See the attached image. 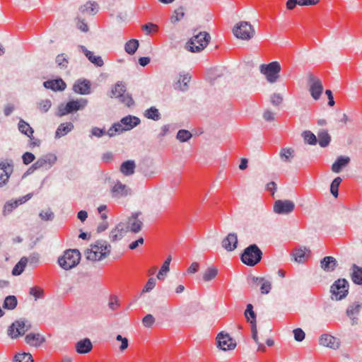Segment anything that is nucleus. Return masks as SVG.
I'll return each mask as SVG.
<instances>
[{
  "label": "nucleus",
  "mask_w": 362,
  "mask_h": 362,
  "mask_svg": "<svg viewBox=\"0 0 362 362\" xmlns=\"http://www.w3.org/2000/svg\"><path fill=\"white\" fill-rule=\"evenodd\" d=\"M90 247V249H87L85 252L88 260L100 261L107 257L110 253L111 245L105 240H98Z\"/></svg>",
  "instance_id": "1"
},
{
  "label": "nucleus",
  "mask_w": 362,
  "mask_h": 362,
  "mask_svg": "<svg viewBox=\"0 0 362 362\" xmlns=\"http://www.w3.org/2000/svg\"><path fill=\"white\" fill-rule=\"evenodd\" d=\"M86 98H81L76 100H71L66 104H60L58 106L56 115L63 117L69 114H73L78 110H83L88 105Z\"/></svg>",
  "instance_id": "2"
},
{
  "label": "nucleus",
  "mask_w": 362,
  "mask_h": 362,
  "mask_svg": "<svg viewBox=\"0 0 362 362\" xmlns=\"http://www.w3.org/2000/svg\"><path fill=\"white\" fill-rule=\"evenodd\" d=\"M211 40V36L207 32H199L190 38L187 42L186 48L191 52H199L202 51Z\"/></svg>",
  "instance_id": "3"
},
{
  "label": "nucleus",
  "mask_w": 362,
  "mask_h": 362,
  "mask_svg": "<svg viewBox=\"0 0 362 362\" xmlns=\"http://www.w3.org/2000/svg\"><path fill=\"white\" fill-rule=\"evenodd\" d=\"M81 259V253L77 249L66 250L64 255L58 258L59 265L64 270L76 267Z\"/></svg>",
  "instance_id": "4"
},
{
  "label": "nucleus",
  "mask_w": 362,
  "mask_h": 362,
  "mask_svg": "<svg viewBox=\"0 0 362 362\" xmlns=\"http://www.w3.org/2000/svg\"><path fill=\"white\" fill-rule=\"evenodd\" d=\"M262 252L256 244H252L246 247L241 255L242 262L250 267L258 264L262 259Z\"/></svg>",
  "instance_id": "5"
},
{
  "label": "nucleus",
  "mask_w": 362,
  "mask_h": 362,
  "mask_svg": "<svg viewBox=\"0 0 362 362\" xmlns=\"http://www.w3.org/2000/svg\"><path fill=\"white\" fill-rule=\"evenodd\" d=\"M261 74L266 76L269 83H274L279 78L281 71V65L278 62H272L267 64H262L259 66Z\"/></svg>",
  "instance_id": "6"
},
{
  "label": "nucleus",
  "mask_w": 362,
  "mask_h": 362,
  "mask_svg": "<svg viewBox=\"0 0 362 362\" xmlns=\"http://www.w3.org/2000/svg\"><path fill=\"white\" fill-rule=\"evenodd\" d=\"M349 282L345 279H339L331 286L332 299L340 300L344 298L349 293Z\"/></svg>",
  "instance_id": "7"
},
{
  "label": "nucleus",
  "mask_w": 362,
  "mask_h": 362,
  "mask_svg": "<svg viewBox=\"0 0 362 362\" xmlns=\"http://www.w3.org/2000/svg\"><path fill=\"white\" fill-rule=\"evenodd\" d=\"M111 98H116L119 101L125 104L127 107H131L134 104L132 95L126 93V86L122 82H117L111 91Z\"/></svg>",
  "instance_id": "8"
},
{
  "label": "nucleus",
  "mask_w": 362,
  "mask_h": 362,
  "mask_svg": "<svg viewBox=\"0 0 362 362\" xmlns=\"http://www.w3.org/2000/svg\"><path fill=\"white\" fill-rule=\"evenodd\" d=\"M255 31L252 25L246 21H241L233 28V34L237 38L248 40L255 35Z\"/></svg>",
  "instance_id": "9"
},
{
  "label": "nucleus",
  "mask_w": 362,
  "mask_h": 362,
  "mask_svg": "<svg viewBox=\"0 0 362 362\" xmlns=\"http://www.w3.org/2000/svg\"><path fill=\"white\" fill-rule=\"evenodd\" d=\"M110 192L112 199L118 200L130 195L132 190L126 185L117 180L111 186Z\"/></svg>",
  "instance_id": "10"
},
{
  "label": "nucleus",
  "mask_w": 362,
  "mask_h": 362,
  "mask_svg": "<svg viewBox=\"0 0 362 362\" xmlns=\"http://www.w3.org/2000/svg\"><path fill=\"white\" fill-rule=\"evenodd\" d=\"M308 83L312 98L315 100H319L323 91V86L321 81L313 74H309Z\"/></svg>",
  "instance_id": "11"
},
{
  "label": "nucleus",
  "mask_w": 362,
  "mask_h": 362,
  "mask_svg": "<svg viewBox=\"0 0 362 362\" xmlns=\"http://www.w3.org/2000/svg\"><path fill=\"white\" fill-rule=\"evenodd\" d=\"M216 346L223 351H227L234 349L236 343L228 333L221 332L216 337Z\"/></svg>",
  "instance_id": "12"
},
{
  "label": "nucleus",
  "mask_w": 362,
  "mask_h": 362,
  "mask_svg": "<svg viewBox=\"0 0 362 362\" xmlns=\"http://www.w3.org/2000/svg\"><path fill=\"white\" fill-rule=\"evenodd\" d=\"M30 326L27 327L23 320H17L11 324L8 329V334L12 339H16L20 336H23L26 331L30 329Z\"/></svg>",
  "instance_id": "13"
},
{
  "label": "nucleus",
  "mask_w": 362,
  "mask_h": 362,
  "mask_svg": "<svg viewBox=\"0 0 362 362\" xmlns=\"http://www.w3.org/2000/svg\"><path fill=\"white\" fill-rule=\"evenodd\" d=\"M141 215L139 211L134 212L128 218L126 225V228H128V231H131L134 233H137L141 230L143 226L142 220L139 218V216Z\"/></svg>",
  "instance_id": "14"
},
{
  "label": "nucleus",
  "mask_w": 362,
  "mask_h": 362,
  "mask_svg": "<svg viewBox=\"0 0 362 362\" xmlns=\"http://www.w3.org/2000/svg\"><path fill=\"white\" fill-rule=\"evenodd\" d=\"M32 197V194H28L23 197H20L17 199H11L6 202L4 206L2 214L4 216L11 214L16 208L19 205L25 203Z\"/></svg>",
  "instance_id": "15"
},
{
  "label": "nucleus",
  "mask_w": 362,
  "mask_h": 362,
  "mask_svg": "<svg viewBox=\"0 0 362 362\" xmlns=\"http://www.w3.org/2000/svg\"><path fill=\"white\" fill-rule=\"evenodd\" d=\"M295 209L294 203L291 200H277L274 204V211L278 214H288Z\"/></svg>",
  "instance_id": "16"
},
{
  "label": "nucleus",
  "mask_w": 362,
  "mask_h": 362,
  "mask_svg": "<svg viewBox=\"0 0 362 362\" xmlns=\"http://www.w3.org/2000/svg\"><path fill=\"white\" fill-rule=\"evenodd\" d=\"M57 156L54 153H49L40 156L35 162L39 169L47 170L57 163Z\"/></svg>",
  "instance_id": "17"
},
{
  "label": "nucleus",
  "mask_w": 362,
  "mask_h": 362,
  "mask_svg": "<svg viewBox=\"0 0 362 362\" xmlns=\"http://www.w3.org/2000/svg\"><path fill=\"white\" fill-rule=\"evenodd\" d=\"M361 309V304L358 302H354L349 305L346 309V313L351 320V325H356L358 323V315Z\"/></svg>",
  "instance_id": "18"
},
{
  "label": "nucleus",
  "mask_w": 362,
  "mask_h": 362,
  "mask_svg": "<svg viewBox=\"0 0 362 362\" xmlns=\"http://www.w3.org/2000/svg\"><path fill=\"white\" fill-rule=\"evenodd\" d=\"M319 342L320 345L332 349H338L340 345V340L338 338L328 334H322Z\"/></svg>",
  "instance_id": "19"
},
{
  "label": "nucleus",
  "mask_w": 362,
  "mask_h": 362,
  "mask_svg": "<svg viewBox=\"0 0 362 362\" xmlns=\"http://www.w3.org/2000/svg\"><path fill=\"white\" fill-rule=\"evenodd\" d=\"M90 82L87 79H78L74 86L73 90L81 95H88L90 93Z\"/></svg>",
  "instance_id": "20"
},
{
  "label": "nucleus",
  "mask_w": 362,
  "mask_h": 362,
  "mask_svg": "<svg viewBox=\"0 0 362 362\" xmlns=\"http://www.w3.org/2000/svg\"><path fill=\"white\" fill-rule=\"evenodd\" d=\"M127 232L128 228H126L125 223L120 222L110 231V239L112 242L118 241L121 240Z\"/></svg>",
  "instance_id": "21"
},
{
  "label": "nucleus",
  "mask_w": 362,
  "mask_h": 362,
  "mask_svg": "<svg viewBox=\"0 0 362 362\" xmlns=\"http://www.w3.org/2000/svg\"><path fill=\"white\" fill-rule=\"evenodd\" d=\"M222 247L227 251L231 252L237 248L238 236L235 233H229L223 240Z\"/></svg>",
  "instance_id": "22"
},
{
  "label": "nucleus",
  "mask_w": 362,
  "mask_h": 362,
  "mask_svg": "<svg viewBox=\"0 0 362 362\" xmlns=\"http://www.w3.org/2000/svg\"><path fill=\"white\" fill-rule=\"evenodd\" d=\"M12 170L11 165L4 162L0 163V187L7 183Z\"/></svg>",
  "instance_id": "23"
},
{
  "label": "nucleus",
  "mask_w": 362,
  "mask_h": 362,
  "mask_svg": "<svg viewBox=\"0 0 362 362\" xmlns=\"http://www.w3.org/2000/svg\"><path fill=\"white\" fill-rule=\"evenodd\" d=\"M43 86L45 88L54 91H62L66 87L65 82L62 78L46 81L43 83Z\"/></svg>",
  "instance_id": "24"
},
{
  "label": "nucleus",
  "mask_w": 362,
  "mask_h": 362,
  "mask_svg": "<svg viewBox=\"0 0 362 362\" xmlns=\"http://www.w3.org/2000/svg\"><path fill=\"white\" fill-rule=\"evenodd\" d=\"M78 48L81 51L88 60L97 66H102L104 64L103 60L100 56H95L93 52L87 49L83 45H78Z\"/></svg>",
  "instance_id": "25"
},
{
  "label": "nucleus",
  "mask_w": 362,
  "mask_h": 362,
  "mask_svg": "<svg viewBox=\"0 0 362 362\" xmlns=\"http://www.w3.org/2000/svg\"><path fill=\"white\" fill-rule=\"evenodd\" d=\"M25 341L30 346L38 347L45 341V338L39 333H30L25 336Z\"/></svg>",
  "instance_id": "26"
},
{
  "label": "nucleus",
  "mask_w": 362,
  "mask_h": 362,
  "mask_svg": "<svg viewBox=\"0 0 362 362\" xmlns=\"http://www.w3.org/2000/svg\"><path fill=\"white\" fill-rule=\"evenodd\" d=\"M122 123L124 130L128 131L139 125L141 120L139 117L133 115H127L121 119Z\"/></svg>",
  "instance_id": "27"
},
{
  "label": "nucleus",
  "mask_w": 362,
  "mask_h": 362,
  "mask_svg": "<svg viewBox=\"0 0 362 362\" xmlns=\"http://www.w3.org/2000/svg\"><path fill=\"white\" fill-rule=\"evenodd\" d=\"M92 348V343L88 338L80 340L76 344V350L80 354H88L91 351Z\"/></svg>",
  "instance_id": "28"
},
{
  "label": "nucleus",
  "mask_w": 362,
  "mask_h": 362,
  "mask_svg": "<svg viewBox=\"0 0 362 362\" xmlns=\"http://www.w3.org/2000/svg\"><path fill=\"white\" fill-rule=\"evenodd\" d=\"M350 162L348 156H339L332 165V170L335 173H339L345 168Z\"/></svg>",
  "instance_id": "29"
},
{
  "label": "nucleus",
  "mask_w": 362,
  "mask_h": 362,
  "mask_svg": "<svg viewBox=\"0 0 362 362\" xmlns=\"http://www.w3.org/2000/svg\"><path fill=\"white\" fill-rule=\"evenodd\" d=\"M320 265L322 269L326 272H332L337 265L336 259L331 256H327L321 259Z\"/></svg>",
  "instance_id": "30"
},
{
  "label": "nucleus",
  "mask_w": 362,
  "mask_h": 362,
  "mask_svg": "<svg viewBox=\"0 0 362 362\" xmlns=\"http://www.w3.org/2000/svg\"><path fill=\"white\" fill-rule=\"evenodd\" d=\"M351 270V277L353 282L357 285H362V267L354 264Z\"/></svg>",
  "instance_id": "31"
},
{
  "label": "nucleus",
  "mask_w": 362,
  "mask_h": 362,
  "mask_svg": "<svg viewBox=\"0 0 362 362\" xmlns=\"http://www.w3.org/2000/svg\"><path fill=\"white\" fill-rule=\"evenodd\" d=\"M74 124L71 122L61 124L56 130L55 138L59 139L66 135L74 129Z\"/></svg>",
  "instance_id": "32"
},
{
  "label": "nucleus",
  "mask_w": 362,
  "mask_h": 362,
  "mask_svg": "<svg viewBox=\"0 0 362 362\" xmlns=\"http://www.w3.org/2000/svg\"><path fill=\"white\" fill-rule=\"evenodd\" d=\"M136 164L134 160H129L122 163L120 171L126 176L132 175L134 173Z\"/></svg>",
  "instance_id": "33"
},
{
  "label": "nucleus",
  "mask_w": 362,
  "mask_h": 362,
  "mask_svg": "<svg viewBox=\"0 0 362 362\" xmlns=\"http://www.w3.org/2000/svg\"><path fill=\"white\" fill-rule=\"evenodd\" d=\"M18 127L19 131L22 134L28 136L31 139H33V134L34 131L28 123L25 122L23 119H21L18 122Z\"/></svg>",
  "instance_id": "34"
},
{
  "label": "nucleus",
  "mask_w": 362,
  "mask_h": 362,
  "mask_svg": "<svg viewBox=\"0 0 362 362\" xmlns=\"http://www.w3.org/2000/svg\"><path fill=\"white\" fill-rule=\"evenodd\" d=\"M144 116L147 119L154 121H158L161 118V115L158 109L154 106H152L150 108L146 110L144 112Z\"/></svg>",
  "instance_id": "35"
},
{
  "label": "nucleus",
  "mask_w": 362,
  "mask_h": 362,
  "mask_svg": "<svg viewBox=\"0 0 362 362\" xmlns=\"http://www.w3.org/2000/svg\"><path fill=\"white\" fill-rule=\"evenodd\" d=\"M28 262V258L26 257H23L13 268L12 274L13 276H18L21 274L23 272Z\"/></svg>",
  "instance_id": "36"
},
{
  "label": "nucleus",
  "mask_w": 362,
  "mask_h": 362,
  "mask_svg": "<svg viewBox=\"0 0 362 362\" xmlns=\"http://www.w3.org/2000/svg\"><path fill=\"white\" fill-rule=\"evenodd\" d=\"M279 156L283 162L290 163L294 157V150L291 148H283L279 153Z\"/></svg>",
  "instance_id": "37"
},
{
  "label": "nucleus",
  "mask_w": 362,
  "mask_h": 362,
  "mask_svg": "<svg viewBox=\"0 0 362 362\" xmlns=\"http://www.w3.org/2000/svg\"><path fill=\"white\" fill-rule=\"evenodd\" d=\"M317 136L319 139V145L322 147H327L329 146L331 141V136L328 134V132L325 130H322L318 132Z\"/></svg>",
  "instance_id": "38"
},
{
  "label": "nucleus",
  "mask_w": 362,
  "mask_h": 362,
  "mask_svg": "<svg viewBox=\"0 0 362 362\" xmlns=\"http://www.w3.org/2000/svg\"><path fill=\"white\" fill-rule=\"evenodd\" d=\"M171 256H168V257L165 259L164 263L163 264L160 271L158 272V274H157V278L159 280H163L165 276H166L167 273L170 270V264L171 262Z\"/></svg>",
  "instance_id": "39"
},
{
  "label": "nucleus",
  "mask_w": 362,
  "mask_h": 362,
  "mask_svg": "<svg viewBox=\"0 0 362 362\" xmlns=\"http://www.w3.org/2000/svg\"><path fill=\"white\" fill-rule=\"evenodd\" d=\"M307 252L310 253V250H307L305 247H304L303 249L300 248L296 250L293 252L295 261L298 263H303L305 261Z\"/></svg>",
  "instance_id": "40"
},
{
  "label": "nucleus",
  "mask_w": 362,
  "mask_h": 362,
  "mask_svg": "<svg viewBox=\"0 0 362 362\" xmlns=\"http://www.w3.org/2000/svg\"><path fill=\"white\" fill-rule=\"evenodd\" d=\"M17 304L18 300L15 296H8L4 301L3 308L7 310H13Z\"/></svg>",
  "instance_id": "41"
},
{
  "label": "nucleus",
  "mask_w": 362,
  "mask_h": 362,
  "mask_svg": "<svg viewBox=\"0 0 362 362\" xmlns=\"http://www.w3.org/2000/svg\"><path fill=\"white\" fill-rule=\"evenodd\" d=\"M139 45V41L137 40H130L126 42L124 49L129 54H134L137 50Z\"/></svg>",
  "instance_id": "42"
},
{
  "label": "nucleus",
  "mask_w": 362,
  "mask_h": 362,
  "mask_svg": "<svg viewBox=\"0 0 362 362\" xmlns=\"http://www.w3.org/2000/svg\"><path fill=\"white\" fill-rule=\"evenodd\" d=\"M218 274V269L215 267H210L206 269L203 274V280L204 281H210L214 279Z\"/></svg>",
  "instance_id": "43"
},
{
  "label": "nucleus",
  "mask_w": 362,
  "mask_h": 362,
  "mask_svg": "<svg viewBox=\"0 0 362 362\" xmlns=\"http://www.w3.org/2000/svg\"><path fill=\"white\" fill-rule=\"evenodd\" d=\"M191 79V76L189 74L180 75V78L177 81V83H179V89L185 92L188 89V83Z\"/></svg>",
  "instance_id": "44"
},
{
  "label": "nucleus",
  "mask_w": 362,
  "mask_h": 362,
  "mask_svg": "<svg viewBox=\"0 0 362 362\" xmlns=\"http://www.w3.org/2000/svg\"><path fill=\"white\" fill-rule=\"evenodd\" d=\"M176 128V125L173 124H168L163 125L160 127V133L158 134V139L161 140L163 137L165 136L168 134L174 131Z\"/></svg>",
  "instance_id": "45"
},
{
  "label": "nucleus",
  "mask_w": 362,
  "mask_h": 362,
  "mask_svg": "<svg viewBox=\"0 0 362 362\" xmlns=\"http://www.w3.org/2000/svg\"><path fill=\"white\" fill-rule=\"evenodd\" d=\"M302 136L305 142L310 145H315L317 143L316 136L309 130L304 131L302 133Z\"/></svg>",
  "instance_id": "46"
},
{
  "label": "nucleus",
  "mask_w": 362,
  "mask_h": 362,
  "mask_svg": "<svg viewBox=\"0 0 362 362\" xmlns=\"http://www.w3.org/2000/svg\"><path fill=\"white\" fill-rule=\"evenodd\" d=\"M13 362H34V360L30 353H21L15 355Z\"/></svg>",
  "instance_id": "47"
},
{
  "label": "nucleus",
  "mask_w": 362,
  "mask_h": 362,
  "mask_svg": "<svg viewBox=\"0 0 362 362\" xmlns=\"http://www.w3.org/2000/svg\"><path fill=\"white\" fill-rule=\"evenodd\" d=\"M55 62L60 69H65L68 67L69 58L64 53L59 54L56 57Z\"/></svg>",
  "instance_id": "48"
},
{
  "label": "nucleus",
  "mask_w": 362,
  "mask_h": 362,
  "mask_svg": "<svg viewBox=\"0 0 362 362\" xmlns=\"http://www.w3.org/2000/svg\"><path fill=\"white\" fill-rule=\"evenodd\" d=\"M97 4L95 2H87L86 4L80 7L82 13H88L94 14L97 12Z\"/></svg>",
  "instance_id": "49"
},
{
  "label": "nucleus",
  "mask_w": 362,
  "mask_h": 362,
  "mask_svg": "<svg viewBox=\"0 0 362 362\" xmlns=\"http://www.w3.org/2000/svg\"><path fill=\"white\" fill-rule=\"evenodd\" d=\"M192 137V133L186 129H180L177 132L176 139L180 142H187Z\"/></svg>",
  "instance_id": "50"
},
{
  "label": "nucleus",
  "mask_w": 362,
  "mask_h": 362,
  "mask_svg": "<svg viewBox=\"0 0 362 362\" xmlns=\"http://www.w3.org/2000/svg\"><path fill=\"white\" fill-rule=\"evenodd\" d=\"M341 182V178L340 177H337L331 183L330 192L335 198H337L339 195L338 189Z\"/></svg>",
  "instance_id": "51"
},
{
  "label": "nucleus",
  "mask_w": 362,
  "mask_h": 362,
  "mask_svg": "<svg viewBox=\"0 0 362 362\" xmlns=\"http://www.w3.org/2000/svg\"><path fill=\"white\" fill-rule=\"evenodd\" d=\"M185 16L184 8L181 6L174 11L171 16L170 21L172 23H176L181 20Z\"/></svg>",
  "instance_id": "52"
},
{
  "label": "nucleus",
  "mask_w": 362,
  "mask_h": 362,
  "mask_svg": "<svg viewBox=\"0 0 362 362\" xmlns=\"http://www.w3.org/2000/svg\"><path fill=\"white\" fill-rule=\"evenodd\" d=\"M52 106V102L49 99L42 100L37 103V107L42 112H47Z\"/></svg>",
  "instance_id": "53"
},
{
  "label": "nucleus",
  "mask_w": 362,
  "mask_h": 362,
  "mask_svg": "<svg viewBox=\"0 0 362 362\" xmlns=\"http://www.w3.org/2000/svg\"><path fill=\"white\" fill-rule=\"evenodd\" d=\"M39 216L42 220L48 221L54 219V214L50 209H48L46 211H42L39 214Z\"/></svg>",
  "instance_id": "54"
},
{
  "label": "nucleus",
  "mask_w": 362,
  "mask_h": 362,
  "mask_svg": "<svg viewBox=\"0 0 362 362\" xmlns=\"http://www.w3.org/2000/svg\"><path fill=\"white\" fill-rule=\"evenodd\" d=\"M142 30L146 32V35H149L151 33L157 32L158 27L153 23H148L142 25Z\"/></svg>",
  "instance_id": "55"
},
{
  "label": "nucleus",
  "mask_w": 362,
  "mask_h": 362,
  "mask_svg": "<svg viewBox=\"0 0 362 362\" xmlns=\"http://www.w3.org/2000/svg\"><path fill=\"white\" fill-rule=\"evenodd\" d=\"M244 315H245V318L247 319V322H249L251 325H257V322H256L257 315L254 310L245 311Z\"/></svg>",
  "instance_id": "56"
},
{
  "label": "nucleus",
  "mask_w": 362,
  "mask_h": 362,
  "mask_svg": "<svg viewBox=\"0 0 362 362\" xmlns=\"http://www.w3.org/2000/svg\"><path fill=\"white\" fill-rule=\"evenodd\" d=\"M272 289V283L269 280H264L260 286V291L262 294H268Z\"/></svg>",
  "instance_id": "57"
},
{
  "label": "nucleus",
  "mask_w": 362,
  "mask_h": 362,
  "mask_svg": "<svg viewBox=\"0 0 362 362\" xmlns=\"http://www.w3.org/2000/svg\"><path fill=\"white\" fill-rule=\"evenodd\" d=\"M35 159V156L33 153L30 152H25L22 156L23 163L25 165H29L32 162H33Z\"/></svg>",
  "instance_id": "58"
},
{
  "label": "nucleus",
  "mask_w": 362,
  "mask_h": 362,
  "mask_svg": "<svg viewBox=\"0 0 362 362\" xmlns=\"http://www.w3.org/2000/svg\"><path fill=\"white\" fill-rule=\"evenodd\" d=\"M156 279L151 277L150 278L146 285L144 286L142 293H148L150 292L156 286Z\"/></svg>",
  "instance_id": "59"
},
{
  "label": "nucleus",
  "mask_w": 362,
  "mask_h": 362,
  "mask_svg": "<svg viewBox=\"0 0 362 362\" xmlns=\"http://www.w3.org/2000/svg\"><path fill=\"white\" fill-rule=\"evenodd\" d=\"M294 339L297 341H302L305 337L304 331L300 328H296L293 330Z\"/></svg>",
  "instance_id": "60"
},
{
  "label": "nucleus",
  "mask_w": 362,
  "mask_h": 362,
  "mask_svg": "<svg viewBox=\"0 0 362 362\" xmlns=\"http://www.w3.org/2000/svg\"><path fill=\"white\" fill-rule=\"evenodd\" d=\"M155 322L154 317L151 315H146L142 320L143 325L146 327H151Z\"/></svg>",
  "instance_id": "61"
},
{
  "label": "nucleus",
  "mask_w": 362,
  "mask_h": 362,
  "mask_svg": "<svg viewBox=\"0 0 362 362\" xmlns=\"http://www.w3.org/2000/svg\"><path fill=\"white\" fill-rule=\"evenodd\" d=\"M283 101V97L279 93H274L270 97V102L274 106L279 105Z\"/></svg>",
  "instance_id": "62"
},
{
  "label": "nucleus",
  "mask_w": 362,
  "mask_h": 362,
  "mask_svg": "<svg viewBox=\"0 0 362 362\" xmlns=\"http://www.w3.org/2000/svg\"><path fill=\"white\" fill-rule=\"evenodd\" d=\"M264 280L265 279L263 277H257L252 276L248 279V283L252 286H257L259 285L261 286L262 283H263Z\"/></svg>",
  "instance_id": "63"
},
{
  "label": "nucleus",
  "mask_w": 362,
  "mask_h": 362,
  "mask_svg": "<svg viewBox=\"0 0 362 362\" xmlns=\"http://www.w3.org/2000/svg\"><path fill=\"white\" fill-rule=\"evenodd\" d=\"M116 340L121 341V345L119 346V350L121 351H124L126 349H127L129 346V341L128 339L126 337H123L122 335L118 334L116 337Z\"/></svg>",
  "instance_id": "64"
}]
</instances>
